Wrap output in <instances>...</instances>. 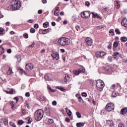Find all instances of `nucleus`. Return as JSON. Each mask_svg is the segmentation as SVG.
Returning <instances> with one entry per match:
<instances>
[{
    "label": "nucleus",
    "instance_id": "38",
    "mask_svg": "<svg viewBox=\"0 0 127 127\" xmlns=\"http://www.w3.org/2000/svg\"><path fill=\"white\" fill-rule=\"evenodd\" d=\"M72 19L73 22H76V21L77 20V18L76 17V16H73L72 17Z\"/></svg>",
    "mask_w": 127,
    "mask_h": 127
},
{
    "label": "nucleus",
    "instance_id": "57",
    "mask_svg": "<svg viewBox=\"0 0 127 127\" xmlns=\"http://www.w3.org/2000/svg\"><path fill=\"white\" fill-rule=\"evenodd\" d=\"M118 127H125V125L123 124H119Z\"/></svg>",
    "mask_w": 127,
    "mask_h": 127
},
{
    "label": "nucleus",
    "instance_id": "42",
    "mask_svg": "<svg viewBox=\"0 0 127 127\" xmlns=\"http://www.w3.org/2000/svg\"><path fill=\"white\" fill-rule=\"evenodd\" d=\"M115 32L117 33V34H121V32L120 31V29H116Z\"/></svg>",
    "mask_w": 127,
    "mask_h": 127
},
{
    "label": "nucleus",
    "instance_id": "16",
    "mask_svg": "<svg viewBox=\"0 0 127 127\" xmlns=\"http://www.w3.org/2000/svg\"><path fill=\"white\" fill-rule=\"evenodd\" d=\"M114 4L116 8H120V7L121 6V4L119 1H115L114 2Z\"/></svg>",
    "mask_w": 127,
    "mask_h": 127
},
{
    "label": "nucleus",
    "instance_id": "5",
    "mask_svg": "<svg viewBox=\"0 0 127 127\" xmlns=\"http://www.w3.org/2000/svg\"><path fill=\"white\" fill-rule=\"evenodd\" d=\"M106 111L112 112L115 109V105L113 103H108L106 106Z\"/></svg>",
    "mask_w": 127,
    "mask_h": 127
},
{
    "label": "nucleus",
    "instance_id": "31",
    "mask_svg": "<svg viewBox=\"0 0 127 127\" xmlns=\"http://www.w3.org/2000/svg\"><path fill=\"white\" fill-rule=\"evenodd\" d=\"M48 25H49V22H46L43 24V27L46 28L48 27Z\"/></svg>",
    "mask_w": 127,
    "mask_h": 127
},
{
    "label": "nucleus",
    "instance_id": "58",
    "mask_svg": "<svg viewBox=\"0 0 127 127\" xmlns=\"http://www.w3.org/2000/svg\"><path fill=\"white\" fill-rule=\"evenodd\" d=\"M34 28H38L39 27L38 24H35L34 25Z\"/></svg>",
    "mask_w": 127,
    "mask_h": 127
},
{
    "label": "nucleus",
    "instance_id": "54",
    "mask_svg": "<svg viewBox=\"0 0 127 127\" xmlns=\"http://www.w3.org/2000/svg\"><path fill=\"white\" fill-rule=\"evenodd\" d=\"M14 100H16V103H17V102H18V100H19V98H18V97H15L14 98Z\"/></svg>",
    "mask_w": 127,
    "mask_h": 127
},
{
    "label": "nucleus",
    "instance_id": "20",
    "mask_svg": "<svg viewBox=\"0 0 127 127\" xmlns=\"http://www.w3.org/2000/svg\"><path fill=\"white\" fill-rule=\"evenodd\" d=\"M112 96L113 98H116L117 96H119V93L117 91H113Z\"/></svg>",
    "mask_w": 127,
    "mask_h": 127
},
{
    "label": "nucleus",
    "instance_id": "10",
    "mask_svg": "<svg viewBox=\"0 0 127 127\" xmlns=\"http://www.w3.org/2000/svg\"><path fill=\"white\" fill-rule=\"evenodd\" d=\"M71 80H72V77H71L70 75H69V74H65L64 82L67 83V82H70Z\"/></svg>",
    "mask_w": 127,
    "mask_h": 127
},
{
    "label": "nucleus",
    "instance_id": "12",
    "mask_svg": "<svg viewBox=\"0 0 127 127\" xmlns=\"http://www.w3.org/2000/svg\"><path fill=\"white\" fill-rule=\"evenodd\" d=\"M68 44H70V40L67 38L64 37L63 46H65V45H68Z\"/></svg>",
    "mask_w": 127,
    "mask_h": 127
},
{
    "label": "nucleus",
    "instance_id": "33",
    "mask_svg": "<svg viewBox=\"0 0 127 127\" xmlns=\"http://www.w3.org/2000/svg\"><path fill=\"white\" fill-rule=\"evenodd\" d=\"M47 121L48 124H53L54 121L51 119L47 118Z\"/></svg>",
    "mask_w": 127,
    "mask_h": 127
},
{
    "label": "nucleus",
    "instance_id": "48",
    "mask_svg": "<svg viewBox=\"0 0 127 127\" xmlns=\"http://www.w3.org/2000/svg\"><path fill=\"white\" fill-rule=\"evenodd\" d=\"M82 97H84V98H86V97H87V93H85V92H83L82 93Z\"/></svg>",
    "mask_w": 127,
    "mask_h": 127
},
{
    "label": "nucleus",
    "instance_id": "40",
    "mask_svg": "<svg viewBox=\"0 0 127 127\" xmlns=\"http://www.w3.org/2000/svg\"><path fill=\"white\" fill-rule=\"evenodd\" d=\"M3 122L4 124L5 125V126H6V125H7V124H8L7 120H6V119H3Z\"/></svg>",
    "mask_w": 127,
    "mask_h": 127
},
{
    "label": "nucleus",
    "instance_id": "61",
    "mask_svg": "<svg viewBox=\"0 0 127 127\" xmlns=\"http://www.w3.org/2000/svg\"><path fill=\"white\" fill-rule=\"evenodd\" d=\"M7 53H9V54L11 53V49H8L7 50Z\"/></svg>",
    "mask_w": 127,
    "mask_h": 127
},
{
    "label": "nucleus",
    "instance_id": "37",
    "mask_svg": "<svg viewBox=\"0 0 127 127\" xmlns=\"http://www.w3.org/2000/svg\"><path fill=\"white\" fill-rule=\"evenodd\" d=\"M48 88L49 89V90L50 92H51V93H55V92H56L55 90L52 89L50 87H48Z\"/></svg>",
    "mask_w": 127,
    "mask_h": 127
},
{
    "label": "nucleus",
    "instance_id": "17",
    "mask_svg": "<svg viewBox=\"0 0 127 127\" xmlns=\"http://www.w3.org/2000/svg\"><path fill=\"white\" fill-rule=\"evenodd\" d=\"M10 104L11 105L12 110H13V111L15 110V109H16V107L15 106V105L14 104V102L11 101L10 102Z\"/></svg>",
    "mask_w": 127,
    "mask_h": 127
},
{
    "label": "nucleus",
    "instance_id": "11",
    "mask_svg": "<svg viewBox=\"0 0 127 127\" xmlns=\"http://www.w3.org/2000/svg\"><path fill=\"white\" fill-rule=\"evenodd\" d=\"M52 57L54 58V59H56V60H59V54H58V53L55 52L51 54Z\"/></svg>",
    "mask_w": 127,
    "mask_h": 127
},
{
    "label": "nucleus",
    "instance_id": "32",
    "mask_svg": "<svg viewBox=\"0 0 127 127\" xmlns=\"http://www.w3.org/2000/svg\"><path fill=\"white\" fill-rule=\"evenodd\" d=\"M18 70H19V72L21 74H23V73H24L25 74V71H24V70H23V69L19 67L18 69Z\"/></svg>",
    "mask_w": 127,
    "mask_h": 127
},
{
    "label": "nucleus",
    "instance_id": "30",
    "mask_svg": "<svg viewBox=\"0 0 127 127\" xmlns=\"http://www.w3.org/2000/svg\"><path fill=\"white\" fill-rule=\"evenodd\" d=\"M50 30H51V29H46L43 30L44 34H46V33L49 32Z\"/></svg>",
    "mask_w": 127,
    "mask_h": 127
},
{
    "label": "nucleus",
    "instance_id": "63",
    "mask_svg": "<svg viewBox=\"0 0 127 127\" xmlns=\"http://www.w3.org/2000/svg\"><path fill=\"white\" fill-rule=\"evenodd\" d=\"M96 28H98L99 29H102V28H103V26H96Z\"/></svg>",
    "mask_w": 127,
    "mask_h": 127
},
{
    "label": "nucleus",
    "instance_id": "39",
    "mask_svg": "<svg viewBox=\"0 0 127 127\" xmlns=\"http://www.w3.org/2000/svg\"><path fill=\"white\" fill-rule=\"evenodd\" d=\"M108 61L109 62H112V61H113V57H112L111 56H109L108 58Z\"/></svg>",
    "mask_w": 127,
    "mask_h": 127
},
{
    "label": "nucleus",
    "instance_id": "21",
    "mask_svg": "<svg viewBox=\"0 0 127 127\" xmlns=\"http://www.w3.org/2000/svg\"><path fill=\"white\" fill-rule=\"evenodd\" d=\"M107 126H109V127H113L114 126V123L112 121H107Z\"/></svg>",
    "mask_w": 127,
    "mask_h": 127
},
{
    "label": "nucleus",
    "instance_id": "9",
    "mask_svg": "<svg viewBox=\"0 0 127 127\" xmlns=\"http://www.w3.org/2000/svg\"><path fill=\"white\" fill-rule=\"evenodd\" d=\"M26 70H28V71H30V70H32L33 69V64H26L25 66Z\"/></svg>",
    "mask_w": 127,
    "mask_h": 127
},
{
    "label": "nucleus",
    "instance_id": "56",
    "mask_svg": "<svg viewBox=\"0 0 127 127\" xmlns=\"http://www.w3.org/2000/svg\"><path fill=\"white\" fill-rule=\"evenodd\" d=\"M25 96L27 97H28L30 96V93H29V92H26L25 94Z\"/></svg>",
    "mask_w": 127,
    "mask_h": 127
},
{
    "label": "nucleus",
    "instance_id": "41",
    "mask_svg": "<svg viewBox=\"0 0 127 127\" xmlns=\"http://www.w3.org/2000/svg\"><path fill=\"white\" fill-rule=\"evenodd\" d=\"M66 113L69 117H71V115H72V112H71L70 110H68Z\"/></svg>",
    "mask_w": 127,
    "mask_h": 127
},
{
    "label": "nucleus",
    "instance_id": "2",
    "mask_svg": "<svg viewBox=\"0 0 127 127\" xmlns=\"http://www.w3.org/2000/svg\"><path fill=\"white\" fill-rule=\"evenodd\" d=\"M11 7L14 10H16L21 7V2L19 0H13L11 3Z\"/></svg>",
    "mask_w": 127,
    "mask_h": 127
},
{
    "label": "nucleus",
    "instance_id": "52",
    "mask_svg": "<svg viewBox=\"0 0 127 127\" xmlns=\"http://www.w3.org/2000/svg\"><path fill=\"white\" fill-rule=\"evenodd\" d=\"M52 105L53 106H56V105H57V102H56V101H53Z\"/></svg>",
    "mask_w": 127,
    "mask_h": 127
},
{
    "label": "nucleus",
    "instance_id": "50",
    "mask_svg": "<svg viewBox=\"0 0 127 127\" xmlns=\"http://www.w3.org/2000/svg\"><path fill=\"white\" fill-rule=\"evenodd\" d=\"M65 122H66L67 123H70V119H69L68 118H65Z\"/></svg>",
    "mask_w": 127,
    "mask_h": 127
},
{
    "label": "nucleus",
    "instance_id": "1",
    "mask_svg": "<svg viewBox=\"0 0 127 127\" xmlns=\"http://www.w3.org/2000/svg\"><path fill=\"white\" fill-rule=\"evenodd\" d=\"M44 111L42 109L37 110L34 114V118L36 121L39 122L43 118Z\"/></svg>",
    "mask_w": 127,
    "mask_h": 127
},
{
    "label": "nucleus",
    "instance_id": "62",
    "mask_svg": "<svg viewBox=\"0 0 127 127\" xmlns=\"http://www.w3.org/2000/svg\"><path fill=\"white\" fill-rule=\"evenodd\" d=\"M77 99L79 102H81V101H82V97L81 96L78 97Z\"/></svg>",
    "mask_w": 127,
    "mask_h": 127
},
{
    "label": "nucleus",
    "instance_id": "36",
    "mask_svg": "<svg viewBox=\"0 0 127 127\" xmlns=\"http://www.w3.org/2000/svg\"><path fill=\"white\" fill-rule=\"evenodd\" d=\"M109 33H111L112 36H114L115 35V32H114V29H111L109 31Z\"/></svg>",
    "mask_w": 127,
    "mask_h": 127
},
{
    "label": "nucleus",
    "instance_id": "23",
    "mask_svg": "<svg viewBox=\"0 0 127 127\" xmlns=\"http://www.w3.org/2000/svg\"><path fill=\"white\" fill-rule=\"evenodd\" d=\"M117 87H118V84H112L111 85V89L112 90H116V89H117Z\"/></svg>",
    "mask_w": 127,
    "mask_h": 127
},
{
    "label": "nucleus",
    "instance_id": "55",
    "mask_svg": "<svg viewBox=\"0 0 127 127\" xmlns=\"http://www.w3.org/2000/svg\"><path fill=\"white\" fill-rule=\"evenodd\" d=\"M34 45H35V43L33 42L31 45L29 46V47H34Z\"/></svg>",
    "mask_w": 127,
    "mask_h": 127
},
{
    "label": "nucleus",
    "instance_id": "24",
    "mask_svg": "<svg viewBox=\"0 0 127 127\" xmlns=\"http://www.w3.org/2000/svg\"><path fill=\"white\" fill-rule=\"evenodd\" d=\"M4 52V48L3 47L0 46V55H2Z\"/></svg>",
    "mask_w": 127,
    "mask_h": 127
},
{
    "label": "nucleus",
    "instance_id": "18",
    "mask_svg": "<svg viewBox=\"0 0 127 127\" xmlns=\"http://www.w3.org/2000/svg\"><path fill=\"white\" fill-rule=\"evenodd\" d=\"M127 107H125L122 110H121V114L125 115V114H127Z\"/></svg>",
    "mask_w": 127,
    "mask_h": 127
},
{
    "label": "nucleus",
    "instance_id": "35",
    "mask_svg": "<svg viewBox=\"0 0 127 127\" xmlns=\"http://www.w3.org/2000/svg\"><path fill=\"white\" fill-rule=\"evenodd\" d=\"M119 46V44L117 42H115L113 44V47H115V48H117Z\"/></svg>",
    "mask_w": 127,
    "mask_h": 127
},
{
    "label": "nucleus",
    "instance_id": "44",
    "mask_svg": "<svg viewBox=\"0 0 127 127\" xmlns=\"http://www.w3.org/2000/svg\"><path fill=\"white\" fill-rule=\"evenodd\" d=\"M30 32L31 33H34L35 32V30L33 28H31L30 29Z\"/></svg>",
    "mask_w": 127,
    "mask_h": 127
},
{
    "label": "nucleus",
    "instance_id": "49",
    "mask_svg": "<svg viewBox=\"0 0 127 127\" xmlns=\"http://www.w3.org/2000/svg\"><path fill=\"white\" fill-rule=\"evenodd\" d=\"M59 14V12L58 11L55 10L54 15L57 16Z\"/></svg>",
    "mask_w": 127,
    "mask_h": 127
},
{
    "label": "nucleus",
    "instance_id": "60",
    "mask_svg": "<svg viewBox=\"0 0 127 127\" xmlns=\"http://www.w3.org/2000/svg\"><path fill=\"white\" fill-rule=\"evenodd\" d=\"M42 12H43V11L41 9L39 10L38 11V13H39V14H41V13H42Z\"/></svg>",
    "mask_w": 127,
    "mask_h": 127
},
{
    "label": "nucleus",
    "instance_id": "46",
    "mask_svg": "<svg viewBox=\"0 0 127 127\" xmlns=\"http://www.w3.org/2000/svg\"><path fill=\"white\" fill-rule=\"evenodd\" d=\"M26 110L24 109L22 110V114H23V116H25V115H26Z\"/></svg>",
    "mask_w": 127,
    "mask_h": 127
},
{
    "label": "nucleus",
    "instance_id": "25",
    "mask_svg": "<svg viewBox=\"0 0 127 127\" xmlns=\"http://www.w3.org/2000/svg\"><path fill=\"white\" fill-rule=\"evenodd\" d=\"M39 100L40 101H45V100H46V97L43 96H40L39 97Z\"/></svg>",
    "mask_w": 127,
    "mask_h": 127
},
{
    "label": "nucleus",
    "instance_id": "59",
    "mask_svg": "<svg viewBox=\"0 0 127 127\" xmlns=\"http://www.w3.org/2000/svg\"><path fill=\"white\" fill-rule=\"evenodd\" d=\"M60 20H61V18L60 17H58L56 20V21H57L58 22H59Z\"/></svg>",
    "mask_w": 127,
    "mask_h": 127
},
{
    "label": "nucleus",
    "instance_id": "4",
    "mask_svg": "<svg viewBox=\"0 0 127 127\" xmlns=\"http://www.w3.org/2000/svg\"><path fill=\"white\" fill-rule=\"evenodd\" d=\"M91 15V12L89 11H85L82 12L81 13V16L82 18H85L87 19V18H89V17Z\"/></svg>",
    "mask_w": 127,
    "mask_h": 127
},
{
    "label": "nucleus",
    "instance_id": "14",
    "mask_svg": "<svg viewBox=\"0 0 127 127\" xmlns=\"http://www.w3.org/2000/svg\"><path fill=\"white\" fill-rule=\"evenodd\" d=\"M58 42L60 44V45L63 46L64 43V37L60 38Z\"/></svg>",
    "mask_w": 127,
    "mask_h": 127
},
{
    "label": "nucleus",
    "instance_id": "13",
    "mask_svg": "<svg viewBox=\"0 0 127 127\" xmlns=\"http://www.w3.org/2000/svg\"><path fill=\"white\" fill-rule=\"evenodd\" d=\"M91 14H92V17L94 18H99L100 19H102V18L99 16V15L96 13H94L93 12H91Z\"/></svg>",
    "mask_w": 127,
    "mask_h": 127
},
{
    "label": "nucleus",
    "instance_id": "29",
    "mask_svg": "<svg viewBox=\"0 0 127 127\" xmlns=\"http://www.w3.org/2000/svg\"><path fill=\"white\" fill-rule=\"evenodd\" d=\"M122 42H126L127 41V38L126 37H122L121 38Z\"/></svg>",
    "mask_w": 127,
    "mask_h": 127
},
{
    "label": "nucleus",
    "instance_id": "51",
    "mask_svg": "<svg viewBox=\"0 0 127 127\" xmlns=\"http://www.w3.org/2000/svg\"><path fill=\"white\" fill-rule=\"evenodd\" d=\"M39 33L40 34H44L43 30H42V29H40L39 31Z\"/></svg>",
    "mask_w": 127,
    "mask_h": 127
},
{
    "label": "nucleus",
    "instance_id": "53",
    "mask_svg": "<svg viewBox=\"0 0 127 127\" xmlns=\"http://www.w3.org/2000/svg\"><path fill=\"white\" fill-rule=\"evenodd\" d=\"M85 5H86V6H90V2L89 1H86L85 2Z\"/></svg>",
    "mask_w": 127,
    "mask_h": 127
},
{
    "label": "nucleus",
    "instance_id": "28",
    "mask_svg": "<svg viewBox=\"0 0 127 127\" xmlns=\"http://www.w3.org/2000/svg\"><path fill=\"white\" fill-rule=\"evenodd\" d=\"M56 88V89L60 90L62 92H64V91H65V89H64V87H62V86H57Z\"/></svg>",
    "mask_w": 127,
    "mask_h": 127
},
{
    "label": "nucleus",
    "instance_id": "27",
    "mask_svg": "<svg viewBox=\"0 0 127 127\" xmlns=\"http://www.w3.org/2000/svg\"><path fill=\"white\" fill-rule=\"evenodd\" d=\"M4 29H3L2 28H0V36L3 35V33H4Z\"/></svg>",
    "mask_w": 127,
    "mask_h": 127
},
{
    "label": "nucleus",
    "instance_id": "34",
    "mask_svg": "<svg viewBox=\"0 0 127 127\" xmlns=\"http://www.w3.org/2000/svg\"><path fill=\"white\" fill-rule=\"evenodd\" d=\"M76 115L77 116V117L78 118V119H81V118L82 117V116L81 115V114H80V113L77 112L76 113Z\"/></svg>",
    "mask_w": 127,
    "mask_h": 127
},
{
    "label": "nucleus",
    "instance_id": "43",
    "mask_svg": "<svg viewBox=\"0 0 127 127\" xmlns=\"http://www.w3.org/2000/svg\"><path fill=\"white\" fill-rule=\"evenodd\" d=\"M24 122L22 120H19L18 121V124L19 125V126H21L22 124H23Z\"/></svg>",
    "mask_w": 127,
    "mask_h": 127
},
{
    "label": "nucleus",
    "instance_id": "19",
    "mask_svg": "<svg viewBox=\"0 0 127 127\" xmlns=\"http://www.w3.org/2000/svg\"><path fill=\"white\" fill-rule=\"evenodd\" d=\"M104 70L106 71V72H110L112 71V67L110 66H107L105 67Z\"/></svg>",
    "mask_w": 127,
    "mask_h": 127
},
{
    "label": "nucleus",
    "instance_id": "47",
    "mask_svg": "<svg viewBox=\"0 0 127 127\" xmlns=\"http://www.w3.org/2000/svg\"><path fill=\"white\" fill-rule=\"evenodd\" d=\"M9 94H10V95H12V94H13V89L9 90Z\"/></svg>",
    "mask_w": 127,
    "mask_h": 127
},
{
    "label": "nucleus",
    "instance_id": "15",
    "mask_svg": "<svg viewBox=\"0 0 127 127\" xmlns=\"http://www.w3.org/2000/svg\"><path fill=\"white\" fill-rule=\"evenodd\" d=\"M45 79L46 81L51 80V77H50V74H46L44 76Z\"/></svg>",
    "mask_w": 127,
    "mask_h": 127
},
{
    "label": "nucleus",
    "instance_id": "64",
    "mask_svg": "<svg viewBox=\"0 0 127 127\" xmlns=\"http://www.w3.org/2000/svg\"><path fill=\"white\" fill-rule=\"evenodd\" d=\"M46 115L47 116H50V111L46 112Z\"/></svg>",
    "mask_w": 127,
    "mask_h": 127
},
{
    "label": "nucleus",
    "instance_id": "3",
    "mask_svg": "<svg viewBox=\"0 0 127 127\" xmlns=\"http://www.w3.org/2000/svg\"><path fill=\"white\" fill-rule=\"evenodd\" d=\"M96 86L97 88V90L99 91V92H102V91L104 90L105 83L102 80L98 79L96 81Z\"/></svg>",
    "mask_w": 127,
    "mask_h": 127
},
{
    "label": "nucleus",
    "instance_id": "7",
    "mask_svg": "<svg viewBox=\"0 0 127 127\" xmlns=\"http://www.w3.org/2000/svg\"><path fill=\"white\" fill-rule=\"evenodd\" d=\"M85 42L88 46H92L93 44V40L91 38H87L85 40Z\"/></svg>",
    "mask_w": 127,
    "mask_h": 127
},
{
    "label": "nucleus",
    "instance_id": "8",
    "mask_svg": "<svg viewBox=\"0 0 127 127\" xmlns=\"http://www.w3.org/2000/svg\"><path fill=\"white\" fill-rule=\"evenodd\" d=\"M96 57H103V56H105L106 55V53L103 51H99L97 52L95 54Z\"/></svg>",
    "mask_w": 127,
    "mask_h": 127
},
{
    "label": "nucleus",
    "instance_id": "26",
    "mask_svg": "<svg viewBox=\"0 0 127 127\" xmlns=\"http://www.w3.org/2000/svg\"><path fill=\"white\" fill-rule=\"evenodd\" d=\"M120 55V53L119 52H116L114 53L113 54V57H114V58L116 59L117 57H118V56H119Z\"/></svg>",
    "mask_w": 127,
    "mask_h": 127
},
{
    "label": "nucleus",
    "instance_id": "45",
    "mask_svg": "<svg viewBox=\"0 0 127 127\" xmlns=\"http://www.w3.org/2000/svg\"><path fill=\"white\" fill-rule=\"evenodd\" d=\"M23 37H24V38H26V39L28 38V34L25 33L23 34Z\"/></svg>",
    "mask_w": 127,
    "mask_h": 127
},
{
    "label": "nucleus",
    "instance_id": "6",
    "mask_svg": "<svg viewBox=\"0 0 127 127\" xmlns=\"http://www.w3.org/2000/svg\"><path fill=\"white\" fill-rule=\"evenodd\" d=\"M85 68L84 67H81L79 69L75 70L74 72L75 75H79L81 73H85Z\"/></svg>",
    "mask_w": 127,
    "mask_h": 127
},
{
    "label": "nucleus",
    "instance_id": "22",
    "mask_svg": "<svg viewBox=\"0 0 127 127\" xmlns=\"http://www.w3.org/2000/svg\"><path fill=\"white\" fill-rule=\"evenodd\" d=\"M85 126L84 123H78L76 124V127H82Z\"/></svg>",
    "mask_w": 127,
    "mask_h": 127
}]
</instances>
